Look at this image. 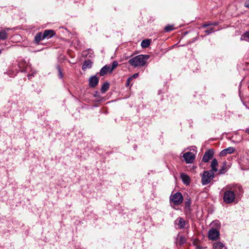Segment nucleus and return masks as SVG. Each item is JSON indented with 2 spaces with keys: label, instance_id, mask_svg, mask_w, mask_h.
<instances>
[{
  "label": "nucleus",
  "instance_id": "nucleus-31",
  "mask_svg": "<svg viewBox=\"0 0 249 249\" xmlns=\"http://www.w3.org/2000/svg\"><path fill=\"white\" fill-rule=\"evenodd\" d=\"M190 201H188L187 202H186V205L189 206L190 205Z\"/></svg>",
  "mask_w": 249,
  "mask_h": 249
},
{
  "label": "nucleus",
  "instance_id": "nucleus-2",
  "mask_svg": "<svg viewBox=\"0 0 249 249\" xmlns=\"http://www.w3.org/2000/svg\"><path fill=\"white\" fill-rule=\"evenodd\" d=\"M149 58L148 55H138L130 59L129 63L134 67H142L145 65L146 60Z\"/></svg>",
  "mask_w": 249,
  "mask_h": 249
},
{
  "label": "nucleus",
  "instance_id": "nucleus-1",
  "mask_svg": "<svg viewBox=\"0 0 249 249\" xmlns=\"http://www.w3.org/2000/svg\"><path fill=\"white\" fill-rule=\"evenodd\" d=\"M224 189L225 191L223 195V200L228 204L233 202L235 196L240 195L243 192L242 187L238 184L227 185Z\"/></svg>",
  "mask_w": 249,
  "mask_h": 249
},
{
  "label": "nucleus",
  "instance_id": "nucleus-9",
  "mask_svg": "<svg viewBox=\"0 0 249 249\" xmlns=\"http://www.w3.org/2000/svg\"><path fill=\"white\" fill-rule=\"evenodd\" d=\"M234 151V148L232 147H229L222 150L220 153V156H225L227 154H231Z\"/></svg>",
  "mask_w": 249,
  "mask_h": 249
},
{
  "label": "nucleus",
  "instance_id": "nucleus-6",
  "mask_svg": "<svg viewBox=\"0 0 249 249\" xmlns=\"http://www.w3.org/2000/svg\"><path fill=\"white\" fill-rule=\"evenodd\" d=\"M219 236V231L216 229H212L209 231L208 237L210 239L216 240Z\"/></svg>",
  "mask_w": 249,
  "mask_h": 249
},
{
  "label": "nucleus",
  "instance_id": "nucleus-15",
  "mask_svg": "<svg viewBox=\"0 0 249 249\" xmlns=\"http://www.w3.org/2000/svg\"><path fill=\"white\" fill-rule=\"evenodd\" d=\"M181 178L184 182L186 184H189L190 183V178L189 177L185 174H182L181 175Z\"/></svg>",
  "mask_w": 249,
  "mask_h": 249
},
{
  "label": "nucleus",
  "instance_id": "nucleus-28",
  "mask_svg": "<svg viewBox=\"0 0 249 249\" xmlns=\"http://www.w3.org/2000/svg\"><path fill=\"white\" fill-rule=\"evenodd\" d=\"M138 76H139V73H134L131 77H132V78H136L138 77Z\"/></svg>",
  "mask_w": 249,
  "mask_h": 249
},
{
  "label": "nucleus",
  "instance_id": "nucleus-10",
  "mask_svg": "<svg viewBox=\"0 0 249 249\" xmlns=\"http://www.w3.org/2000/svg\"><path fill=\"white\" fill-rule=\"evenodd\" d=\"M99 79L96 76L90 77L89 80V85L91 87H95L98 83Z\"/></svg>",
  "mask_w": 249,
  "mask_h": 249
},
{
  "label": "nucleus",
  "instance_id": "nucleus-5",
  "mask_svg": "<svg viewBox=\"0 0 249 249\" xmlns=\"http://www.w3.org/2000/svg\"><path fill=\"white\" fill-rule=\"evenodd\" d=\"M183 157L187 163H192L194 160L195 156L193 153L188 152L184 153Z\"/></svg>",
  "mask_w": 249,
  "mask_h": 249
},
{
  "label": "nucleus",
  "instance_id": "nucleus-29",
  "mask_svg": "<svg viewBox=\"0 0 249 249\" xmlns=\"http://www.w3.org/2000/svg\"><path fill=\"white\" fill-rule=\"evenodd\" d=\"M245 7L249 8V0H247V1L245 3Z\"/></svg>",
  "mask_w": 249,
  "mask_h": 249
},
{
  "label": "nucleus",
  "instance_id": "nucleus-7",
  "mask_svg": "<svg viewBox=\"0 0 249 249\" xmlns=\"http://www.w3.org/2000/svg\"><path fill=\"white\" fill-rule=\"evenodd\" d=\"M213 152L212 150H209L205 152L202 160L205 162H207L213 156Z\"/></svg>",
  "mask_w": 249,
  "mask_h": 249
},
{
  "label": "nucleus",
  "instance_id": "nucleus-17",
  "mask_svg": "<svg viewBox=\"0 0 249 249\" xmlns=\"http://www.w3.org/2000/svg\"><path fill=\"white\" fill-rule=\"evenodd\" d=\"M176 221L178 222V225L180 228L182 229L185 227V221L184 220V219L182 218H181V217L178 218L176 220Z\"/></svg>",
  "mask_w": 249,
  "mask_h": 249
},
{
  "label": "nucleus",
  "instance_id": "nucleus-27",
  "mask_svg": "<svg viewBox=\"0 0 249 249\" xmlns=\"http://www.w3.org/2000/svg\"><path fill=\"white\" fill-rule=\"evenodd\" d=\"M132 80V77H129L127 80L126 86H128L130 84V82Z\"/></svg>",
  "mask_w": 249,
  "mask_h": 249
},
{
  "label": "nucleus",
  "instance_id": "nucleus-11",
  "mask_svg": "<svg viewBox=\"0 0 249 249\" xmlns=\"http://www.w3.org/2000/svg\"><path fill=\"white\" fill-rule=\"evenodd\" d=\"M111 72L112 71H110V66L109 65H105L104 66L100 71V76H104V75L107 73V72Z\"/></svg>",
  "mask_w": 249,
  "mask_h": 249
},
{
  "label": "nucleus",
  "instance_id": "nucleus-23",
  "mask_svg": "<svg viewBox=\"0 0 249 249\" xmlns=\"http://www.w3.org/2000/svg\"><path fill=\"white\" fill-rule=\"evenodd\" d=\"M57 69L58 71V75L60 78H62L63 77V74L62 73V71L60 69V67L59 66L57 67Z\"/></svg>",
  "mask_w": 249,
  "mask_h": 249
},
{
  "label": "nucleus",
  "instance_id": "nucleus-13",
  "mask_svg": "<svg viewBox=\"0 0 249 249\" xmlns=\"http://www.w3.org/2000/svg\"><path fill=\"white\" fill-rule=\"evenodd\" d=\"M10 29L7 28L5 30L0 31V40L6 39L7 37V32Z\"/></svg>",
  "mask_w": 249,
  "mask_h": 249
},
{
  "label": "nucleus",
  "instance_id": "nucleus-32",
  "mask_svg": "<svg viewBox=\"0 0 249 249\" xmlns=\"http://www.w3.org/2000/svg\"><path fill=\"white\" fill-rule=\"evenodd\" d=\"M246 132L249 134V127L246 129Z\"/></svg>",
  "mask_w": 249,
  "mask_h": 249
},
{
  "label": "nucleus",
  "instance_id": "nucleus-34",
  "mask_svg": "<svg viewBox=\"0 0 249 249\" xmlns=\"http://www.w3.org/2000/svg\"><path fill=\"white\" fill-rule=\"evenodd\" d=\"M204 249V248H202V247H200V246H197V247H196V249Z\"/></svg>",
  "mask_w": 249,
  "mask_h": 249
},
{
  "label": "nucleus",
  "instance_id": "nucleus-24",
  "mask_svg": "<svg viewBox=\"0 0 249 249\" xmlns=\"http://www.w3.org/2000/svg\"><path fill=\"white\" fill-rule=\"evenodd\" d=\"M164 29L166 32H169L173 30V27L171 25H167L165 27Z\"/></svg>",
  "mask_w": 249,
  "mask_h": 249
},
{
  "label": "nucleus",
  "instance_id": "nucleus-3",
  "mask_svg": "<svg viewBox=\"0 0 249 249\" xmlns=\"http://www.w3.org/2000/svg\"><path fill=\"white\" fill-rule=\"evenodd\" d=\"M214 174L212 171H205L202 176L201 181L203 185L209 183L214 178Z\"/></svg>",
  "mask_w": 249,
  "mask_h": 249
},
{
  "label": "nucleus",
  "instance_id": "nucleus-26",
  "mask_svg": "<svg viewBox=\"0 0 249 249\" xmlns=\"http://www.w3.org/2000/svg\"><path fill=\"white\" fill-rule=\"evenodd\" d=\"M213 32V28H211L210 30H206L205 31V32L207 34H209L211 33H212Z\"/></svg>",
  "mask_w": 249,
  "mask_h": 249
},
{
  "label": "nucleus",
  "instance_id": "nucleus-19",
  "mask_svg": "<svg viewBox=\"0 0 249 249\" xmlns=\"http://www.w3.org/2000/svg\"><path fill=\"white\" fill-rule=\"evenodd\" d=\"M92 62L90 60L86 61L83 65L82 69L85 70L86 69H89L91 67Z\"/></svg>",
  "mask_w": 249,
  "mask_h": 249
},
{
  "label": "nucleus",
  "instance_id": "nucleus-16",
  "mask_svg": "<svg viewBox=\"0 0 249 249\" xmlns=\"http://www.w3.org/2000/svg\"><path fill=\"white\" fill-rule=\"evenodd\" d=\"M150 44V39H144L141 42V46L143 48H146L149 46Z\"/></svg>",
  "mask_w": 249,
  "mask_h": 249
},
{
  "label": "nucleus",
  "instance_id": "nucleus-12",
  "mask_svg": "<svg viewBox=\"0 0 249 249\" xmlns=\"http://www.w3.org/2000/svg\"><path fill=\"white\" fill-rule=\"evenodd\" d=\"M213 247L214 249H227L224 244L221 242H214L213 244Z\"/></svg>",
  "mask_w": 249,
  "mask_h": 249
},
{
  "label": "nucleus",
  "instance_id": "nucleus-30",
  "mask_svg": "<svg viewBox=\"0 0 249 249\" xmlns=\"http://www.w3.org/2000/svg\"><path fill=\"white\" fill-rule=\"evenodd\" d=\"M212 24H204V25L202 26V27H207V26H209V25H212ZM213 25H216V23H213Z\"/></svg>",
  "mask_w": 249,
  "mask_h": 249
},
{
  "label": "nucleus",
  "instance_id": "nucleus-21",
  "mask_svg": "<svg viewBox=\"0 0 249 249\" xmlns=\"http://www.w3.org/2000/svg\"><path fill=\"white\" fill-rule=\"evenodd\" d=\"M109 83L107 82L104 83L101 89L102 92L105 93L107 90L108 89H109Z\"/></svg>",
  "mask_w": 249,
  "mask_h": 249
},
{
  "label": "nucleus",
  "instance_id": "nucleus-8",
  "mask_svg": "<svg viewBox=\"0 0 249 249\" xmlns=\"http://www.w3.org/2000/svg\"><path fill=\"white\" fill-rule=\"evenodd\" d=\"M55 35V32L53 30H46L42 35V38H51Z\"/></svg>",
  "mask_w": 249,
  "mask_h": 249
},
{
  "label": "nucleus",
  "instance_id": "nucleus-18",
  "mask_svg": "<svg viewBox=\"0 0 249 249\" xmlns=\"http://www.w3.org/2000/svg\"><path fill=\"white\" fill-rule=\"evenodd\" d=\"M42 35L41 33H37L35 37V41L36 43L38 44L41 40L44 39L42 38Z\"/></svg>",
  "mask_w": 249,
  "mask_h": 249
},
{
  "label": "nucleus",
  "instance_id": "nucleus-33",
  "mask_svg": "<svg viewBox=\"0 0 249 249\" xmlns=\"http://www.w3.org/2000/svg\"><path fill=\"white\" fill-rule=\"evenodd\" d=\"M180 239L181 240L182 243L184 242V238L183 237H180Z\"/></svg>",
  "mask_w": 249,
  "mask_h": 249
},
{
  "label": "nucleus",
  "instance_id": "nucleus-25",
  "mask_svg": "<svg viewBox=\"0 0 249 249\" xmlns=\"http://www.w3.org/2000/svg\"><path fill=\"white\" fill-rule=\"evenodd\" d=\"M226 163H224L223 164V165L222 166V167H221V169H220L219 172L220 174H223L225 171H226Z\"/></svg>",
  "mask_w": 249,
  "mask_h": 249
},
{
  "label": "nucleus",
  "instance_id": "nucleus-14",
  "mask_svg": "<svg viewBox=\"0 0 249 249\" xmlns=\"http://www.w3.org/2000/svg\"><path fill=\"white\" fill-rule=\"evenodd\" d=\"M218 166V162H217V160L214 159H213L212 161V163H211V167L212 168V170L213 172H217L218 169H217V167Z\"/></svg>",
  "mask_w": 249,
  "mask_h": 249
},
{
  "label": "nucleus",
  "instance_id": "nucleus-4",
  "mask_svg": "<svg viewBox=\"0 0 249 249\" xmlns=\"http://www.w3.org/2000/svg\"><path fill=\"white\" fill-rule=\"evenodd\" d=\"M170 200L171 203L175 205H179L182 203L183 197L182 194L178 192L171 195Z\"/></svg>",
  "mask_w": 249,
  "mask_h": 249
},
{
  "label": "nucleus",
  "instance_id": "nucleus-20",
  "mask_svg": "<svg viewBox=\"0 0 249 249\" xmlns=\"http://www.w3.org/2000/svg\"><path fill=\"white\" fill-rule=\"evenodd\" d=\"M241 40L249 41V31L245 32L243 35L241 36Z\"/></svg>",
  "mask_w": 249,
  "mask_h": 249
},
{
  "label": "nucleus",
  "instance_id": "nucleus-22",
  "mask_svg": "<svg viewBox=\"0 0 249 249\" xmlns=\"http://www.w3.org/2000/svg\"><path fill=\"white\" fill-rule=\"evenodd\" d=\"M118 65V62L117 61H114L112 63L111 66H110V71H112L114 69H115L117 67Z\"/></svg>",
  "mask_w": 249,
  "mask_h": 249
}]
</instances>
